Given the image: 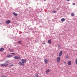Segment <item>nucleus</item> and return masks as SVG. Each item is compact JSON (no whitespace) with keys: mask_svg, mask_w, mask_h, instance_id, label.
I'll return each mask as SVG.
<instances>
[{"mask_svg":"<svg viewBox=\"0 0 77 77\" xmlns=\"http://www.w3.org/2000/svg\"><path fill=\"white\" fill-rule=\"evenodd\" d=\"M44 1H46V0H44Z\"/></svg>","mask_w":77,"mask_h":77,"instance_id":"nucleus-30","label":"nucleus"},{"mask_svg":"<svg viewBox=\"0 0 77 77\" xmlns=\"http://www.w3.org/2000/svg\"><path fill=\"white\" fill-rule=\"evenodd\" d=\"M11 54L14 55V54H15V53H11Z\"/></svg>","mask_w":77,"mask_h":77,"instance_id":"nucleus-23","label":"nucleus"},{"mask_svg":"<svg viewBox=\"0 0 77 77\" xmlns=\"http://www.w3.org/2000/svg\"><path fill=\"white\" fill-rule=\"evenodd\" d=\"M73 5H75V3H73Z\"/></svg>","mask_w":77,"mask_h":77,"instance_id":"nucleus-25","label":"nucleus"},{"mask_svg":"<svg viewBox=\"0 0 77 77\" xmlns=\"http://www.w3.org/2000/svg\"><path fill=\"white\" fill-rule=\"evenodd\" d=\"M66 59H69V56L66 55Z\"/></svg>","mask_w":77,"mask_h":77,"instance_id":"nucleus-19","label":"nucleus"},{"mask_svg":"<svg viewBox=\"0 0 77 77\" xmlns=\"http://www.w3.org/2000/svg\"><path fill=\"white\" fill-rule=\"evenodd\" d=\"M75 63L77 64V59L75 60Z\"/></svg>","mask_w":77,"mask_h":77,"instance_id":"nucleus-22","label":"nucleus"},{"mask_svg":"<svg viewBox=\"0 0 77 77\" xmlns=\"http://www.w3.org/2000/svg\"><path fill=\"white\" fill-rule=\"evenodd\" d=\"M48 59H45L44 60V62H45V64H47L48 62Z\"/></svg>","mask_w":77,"mask_h":77,"instance_id":"nucleus-4","label":"nucleus"},{"mask_svg":"<svg viewBox=\"0 0 77 77\" xmlns=\"http://www.w3.org/2000/svg\"><path fill=\"white\" fill-rule=\"evenodd\" d=\"M14 59H20V57H19L15 56L14 57Z\"/></svg>","mask_w":77,"mask_h":77,"instance_id":"nucleus-7","label":"nucleus"},{"mask_svg":"<svg viewBox=\"0 0 77 77\" xmlns=\"http://www.w3.org/2000/svg\"><path fill=\"white\" fill-rule=\"evenodd\" d=\"M18 64L19 65H20V66H21V65L24 66V63H23L22 62H20L18 63Z\"/></svg>","mask_w":77,"mask_h":77,"instance_id":"nucleus-3","label":"nucleus"},{"mask_svg":"<svg viewBox=\"0 0 77 77\" xmlns=\"http://www.w3.org/2000/svg\"><path fill=\"white\" fill-rule=\"evenodd\" d=\"M6 76L5 75H3V76H2L1 77H5Z\"/></svg>","mask_w":77,"mask_h":77,"instance_id":"nucleus-24","label":"nucleus"},{"mask_svg":"<svg viewBox=\"0 0 77 77\" xmlns=\"http://www.w3.org/2000/svg\"><path fill=\"white\" fill-rule=\"evenodd\" d=\"M21 61L23 63H26V60L25 59H22L21 60Z\"/></svg>","mask_w":77,"mask_h":77,"instance_id":"nucleus-5","label":"nucleus"},{"mask_svg":"<svg viewBox=\"0 0 77 77\" xmlns=\"http://www.w3.org/2000/svg\"><path fill=\"white\" fill-rule=\"evenodd\" d=\"M66 63V62H64V63L65 64V63Z\"/></svg>","mask_w":77,"mask_h":77,"instance_id":"nucleus-28","label":"nucleus"},{"mask_svg":"<svg viewBox=\"0 0 77 77\" xmlns=\"http://www.w3.org/2000/svg\"><path fill=\"white\" fill-rule=\"evenodd\" d=\"M66 0V1H69V0Z\"/></svg>","mask_w":77,"mask_h":77,"instance_id":"nucleus-27","label":"nucleus"},{"mask_svg":"<svg viewBox=\"0 0 77 77\" xmlns=\"http://www.w3.org/2000/svg\"><path fill=\"white\" fill-rule=\"evenodd\" d=\"M14 66V65L13 64H11V65H10V66H9L8 67L9 68H11V66Z\"/></svg>","mask_w":77,"mask_h":77,"instance_id":"nucleus-17","label":"nucleus"},{"mask_svg":"<svg viewBox=\"0 0 77 77\" xmlns=\"http://www.w3.org/2000/svg\"><path fill=\"white\" fill-rule=\"evenodd\" d=\"M5 77H7V76H5Z\"/></svg>","mask_w":77,"mask_h":77,"instance_id":"nucleus-29","label":"nucleus"},{"mask_svg":"<svg viewBox=\"0 0 77 77\" xmlns=\"http://www.w3.org/2000/svg\"><path fill=\"white\" fill-rule=\"evenodd\" d=\"M52 12L53 14H56V13L57 12V11H52Z\"/></svg>","mask_w":77,"mask_h":77,"instance_id":"nucleus-16","label":"nucleus"},{"mask_svg":"<svg viewBox=\"0 0 77 77\" xmlns=\"http://www.w3.org/2000/svg\"><path fill=\"white\" fill-rule=\"evenodd\" d=\"M10 22H11V21L9 20H7L6 21V23L7 24H9V23H10Z\"/></svg>","mask_w":77,"mask_h":77,"instance_id":"nucleus-12","label":"nucleus"},{"mask_svg":"<svg viewBox=\"0 0 77 77\" xmlns=\"http://www.w3.org/2000/svg\"><path fill=\"white\" fill-rule=\"evenodd\" d=\"M48 72H50V69H48L46 71V73L47 74H48Z\"/></svg>","mask_w":77,"mask_h":77,"instance_id":"nucleus-8","label":"nucleus"},{"mask_svg":"<svg viewBox=\"0 0 77 77\" xmlns=\"http://www.w3.org/2000/svg\"><path fill=\"white\" fill-rule=\"evenodd\" d=\"M7 57H12V55H11L9 54H8L7 55Z\"/></svg>","mask_w":77,"mask_h":77,"instance_id":"nucleus-13","label":"nucleus"},{"mask_svg":"<svg viewBox=\"0 0 77 77\" xmlns=\"http://www.w3.org/2000/svg\"><path fill=\"white\" fill-rule=\"evenodd\" d=\"M62 51H60L58 55V56L59 57H60V56H62Z\"/></svg>","mask_w":77,"mask_h":77,"instance_id":"nucleus-6","label":"nucleus"},{"mask_svg":"<svg viewBox=\"0 0 77 77\" xmlns=\"http://www.w3.org/2000/svg\"><path fill=\"white\" fill-rule=\"evenodd\" d=\"M71 15L72 17H74V14L73 13H72L71 14Z\"/></svg>","mask_w":77,"mask_h":77,"instance_id":"nucleus-18","label":"nucleus"},{"mask_svg":"<svg viewBox=\"0 0 77 77\" xmlns=\"http://www.w3.org/2000/svg\"><path fill=\"white\" fill-rule=\"evenodd\" d=\"M61 21L62 22H63V21H65V19H64V18H62L61 20Z\"/></svg>","mask_w":77,"mask_h":77,"instance_id":"nucleus-15","label":"nucleus"},{"mask_svg":"<svg viewBox=\"0 0 77 77\" xmlns=\"http://www.w3.org/2000/svg\"><path fill=\"white\" fill-rule=\"evenodd\" d=\"M13 14H14V15L15 16H17V14L15 12H14L13 13Z\"/></svg>","mask_w":77,"mask_h":77,"instance_id":"nucleus-14","label":"nucleus"},{"mask_svg":"<svg viewBox=\"0 0 77 77\" xmlns=\"http://www.w3.org/2000/svg\"><path fill=\"white\" fill-rule=\"evenodd\" d=\"M43 44H45V43H43Z\"/></svg>","mask_w":77,"mask_h":77,"instance_id":"nucleus-26","label":"nucleus"},{"mask_svg":"<svg viewBox=\"0 0 77 77\" xmlns=\"http://www.w3.org/2000/svg\"><path fill=\"white\" fill-rule=\"evenodd\" d=\"M9 60H8L7 61H6L5 63H9Z\"/></svg>","mask_w":77,"mask_h":77,"instance_id":"nucleus-20","label":"nucleus"},{"mask_svg":"<svg viewBox=\"0 0 77 77\" xmlns=\"http://www.w3.org/2000/svg\"><path fill=\"white\" fill-rule=\"evenodd\" d=\"M56 60L58 63H59L60 61V57H57L56 58Z\"/></svg>","mask_w":77,"mask_h":77,"instance_id":"nucleus-2","label":"nucleus"},{"mask_svg":"<svg viewBox=\"0 0 77 77\" xmlns=\"http://www.w3.org/2000/svg\"><path fill=\"white\" fill-rule=\"evenodd\" d=\"M3 50H4V48H1L0 49V51H1V52H2Z\"/></svg>","mask_w":77,"mask_h":77,"instance_id":"nucleus-11","label":"nucleus"},{"mask_svg":"<svg viewBox=\"0 0 77 77\" xmlns=\"http://www.w3.org/2000/svg\"><path fill=\"white\" fill-rule=\"evenodd\" d=\"M68 65H71V61H69L68 63Z\"/></svg>","mask_w":77,"mask_h":77,"instance_id":"nucleus-9","label":"nucleus"},{"mask_svg":"<svg viewBox=\"0 0 77 77\" xmlns=\"http://www.w3.org/2000/svg\"><path fill=\"white\" fill-rule=\"evenodd\" d=\"M8 65H9V64L8 63H3L1 64V66L4 67H7Z\"/></svg>","mask_w":77,"mask_h":77,"instance_id":"nucleus-1","label":"nucleus"},{"mask_svg":"<svg viewBox=\"0 0 77 77\" xmlns=\"http://www.w3.org/2000/svg\"><path fill=\"white\" fill-rule=\"evenodd\" d=\"M18 43L19 44H21V41H19Z\"/></svg>","mask_w":77,"mask_h":77,"instance_id":"nucleus-21","label":"nucleus"},{"mask_svg":"<svg viewBox=\"0 0 77 77\" xmlns=\"http://www.w3.org/2000/svg\"><path fill=\"white\" fill-rule=\"evenodd\" d=\"M48 44H51V39H50L49 40H48Z\"/></svg>","mask_w":77,"mask_h":77,"instance_id":"nucleus-10","label":"nucleus"}]
</instances>
